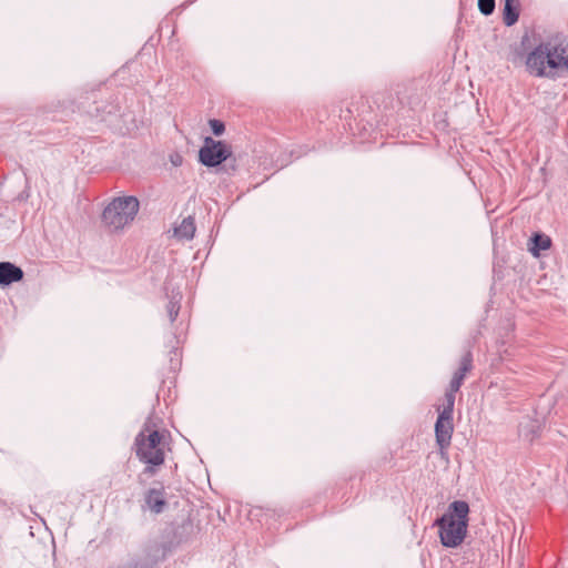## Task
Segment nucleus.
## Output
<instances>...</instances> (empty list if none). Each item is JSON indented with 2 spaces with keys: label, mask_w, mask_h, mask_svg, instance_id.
Instances as JSON below:
<instances>
[{
  "label": "nucleus",
  "mask_w": 568,
  "mask_h": 568,
  "mask_svg": "<svg viewBox=\"0 0 568 568\" xmlns=\"http://www.w3.org/2000/svg\"><path fill=\"white\" fill-rule=\"evenodd\" d=\"M526 65L538 78H554L558 71H568V41L541 42L528 54Z\"/></svg>",
  "instance_id": "obj_1"
},
{
  "label": "nucleus",
  "mask_w": 568,
  "mask_h": 568,
  "mask_svg": "<svg viewBox=\"0 0 568 568\" xmlns=\"http://www.w3.org/2000/svg\"><path fill=\"white\" fill-rule=\"evenodd\" d=\"M469 505L465 500H454L447 510L438 517L434 526L438 527L440 542L446 548L460 546L468 528Z\"/></svg>",
  "instance_id": "obj_2"
},
{
  "label": "nucleus",
  "mask_w": 568,
  "mask_h": 568,
  "mask_svg": "<svg viewBox=\"0 0 568 568\" xmlns=\"http://www.w3.org/2000/svg\"><path fill=\"white\" fill-rule=\"evenodd\" d=\"M140 203L135 196L113 199L102 212V223L112 231L123 229L139 212Z\"/></svg>",
  "instance_id": "obj_3"
},
{
  "label": "nucleus",
  "mask_w": 568,
  "mask_h": 568,
  "mask_svg": "<svg viewBox=\"0 0 568 568\" xmlns=\"http://www.w3.org/2000/svg\"><path fill=\"white\" fill-rule=\"evenodd\" d=\"M232 156L230 145L211 136L204 139L199 150V162L206 168H216Z\"/></svg>",
  "instance_id": "obj_4"
},
{
  "label": "nucleus",
  "mask_w": 568,
  "mask_h": 568,
  "mask_svg": "<svg viewBox=\"0 0 568 568\" xmlns=\"http://www.w3.org/2000/svg\"><path fill=\"white\" fill-rule=\"evenodd\" d=\"M133 448L139 460L146 465L143 475L153 476L156 473V467L164 464L165 453L164 449H155L144 442V433H138L134 438Z\"/></svg>",
  "instance_id": "obj_5"
},
{
  "label": "nucleus",
  "mask_w": 568,
  "mask_h": 568,
  "mask_svg": "<svg viewBox=\"0 0 568 568\" xmlns=\"http://www.w3.org/2000/svg\"><path fill=\"white\" fill-rule=\"evenodd\" d=\"M453 432V417L438 413V417L435 423V437L436 443L440 448H445L450 445Z\"/></svg>",
  "instance_id": "obj_6"
},
{
  "label": "nucleus",
  "mask_w": 568,
  "mask_h": 568,
  "mask_svg": "<svg viewBox=\"0 0 568 568\" xmlns=\"http://www.w3.org/2000/svg\"><path fill=\"white\" fill-rule=\"evenodd\" d=\"M156 487L150 488L144 495L146 507L154 514H161L165 506V490L162 483H155Z\"/></svg>",
  "instance_id": "obj_7"
},
{
  "label": "nucleus",
  "mask_w": 568,
  "mask_h": 568,
  "mask_svg": "<svg viewBox=\"0 0 568 568\" xmlns=\"http://www.w3.org/2000/svg\"><path fill=\"white\" fill-rule=\"evenodd\" d=\"M473 368V355L470 351H467L460 358L459 367L454 373L453 378L449 383L448 389L452 392H458L464 383V379Z\"/></svg>",
  "instance_id": "obj_8"
},
{
  "label": "nucleus",
  "mask_w": 568,
  "mask_h": 568,
  "mask_svg": "<svg viewBox=\"0 0 568 568\" xmlns=\"http://www.w3.org/2000/svg\"><path fill=\"white\" fill-rule=\"evenodd\" d=\"M23 271L11 262H0V285L9 286L23 278Z\"/></svg>",
  "instance_id": "obj_9"
},
{
  "label": "nucleus",
  "mask_w": 568,
  "mask_h": 568,
  "mask_svg": "<svg viewBox=\"0 0 568 568\" xmlns=\"http://www.w3.org/2000/svg\"><path fill=\"white\" fill-rule=\"evenodd\" d=\"M551 246V239L541 232H535L528 242V250L535 256L538 257L541 251H546Z\"/></svg>",
  "instance_id": "obj_10"
},
{
  "label": "nucleus",
  "mask_w": 568,
  "mask_h": 568,
  "mask_svg": "<svg viewBox=\"0 0 568 568\" xmlns=\"http://www.w3.org/2000/svg\"><path fill=\"white\" fill-rule=\"evenodd\" d=\"M151 424H152V418L149 417L145 420V423L143 424V427L139 433H144V442L149 446H152L155 449H163V447H161L163 434L160 433L158 429H151Z\"/></svg>",
  "instance_id": "obj_11"
},
{
  "label": "nucleus",
  "mask_w": 568,
  "mask_h": 568,
  "mask_svg": "<svg viewBox=\"0 0 568 568\" xmlns=\"http://www.w3.org/2000/svg\"><path fill=\"white\" fill-rule=\"evenodd\" d=\"M519 19L518 0H505L503 9V21L505 26L511 27Z\"/></svg>",
  "instance_id": "obj_12"
},
{
  "label": "nucleus",
  "mask_w": 568,
  "mask_h": 568,
  "mask_svg": "<svg viewBox=\"0 0 568 568\" xmlns=\"http://www.w3.org/2000/svg\"><path fill=\"white\" fill-rule=\"evenodd\" d=\"M195 224L191 216L182 220L180 225L174 229V235L180 240L190 241L194 237Z\"/></svg>",
  "instance_id": "obj_13"
},
{
  "label": "nucleus",
  "mask_w": 568,
  "mask_h": 568,
  "mask_svg": "<svg viewBox=\"0 0 568 568\" xmlns=\"http://www.w3.org/2000/svg\"><path fill=\"white\" fill-rule=\"evenodd\" d=\"M306 152H307L306 149H302V148L292 149L290 151V154L283 153L281 156L277 158L276 165L278 169H283L287 164H290L293 159H298L302 155L306 154Z\"/></svg>",
  "instance_id": "obj_14"
},
{
  "label": "nucleus",
  "mask_w": 568,
  "mask_h": 568,
  "mask_svg": "<svg viewBox=\"0 0 568 568\" xmlns=\"http://www.w3.org/2000/svg\"><path fill=\"white\" fill-rule=\"evenodd\" d=\"M457 392H452L450 389H447L445 393V404L440 410H438L439 414L453 417L454 414V407H455V395Z\"/></svg>",
  "instance_id": "obj_15"
},
{
  "label": "nucleus",
  "mask_w": 568,
  "mask_h": 568,
  "mask_svg": "<svg viewBox=\"0 0 568 568\" xmlns=\"http://www.w3.org/2000/svg\"><path fill=\"white\" fill-rule=\"evenodd\" d=\"M119 111V106L118 104H113L111 103L110 105L105 106V108H101L99 105H97L94 108V112L93 111H90V113L97 118H100L102 121H105L106 118H105V114L106 115H113L115 114L116 112Z\"/></svg>",
  "instance_id": "obj_16"
},
{
  "label": "nucleus",
  "mask_w": 568,
  "mask_h": 568,
  "mask_svg": "<svg viewBox=\"0 0 568 568\" xmlns=\"http://www.w3.org/2000/svg\"><path fill=\"white\" fill-rule=\"evenodd\" d=\"M477 4H478V10L480 11V13L488 17V16L493 14V12L495 11L496 1L495 0H478Z\"/></svg>",
  "instance_id": "obj_17"
},
{
  "label": "nucleus",
  "mask_w": 568,
  "mask_h": 568,
  "mask_svg": "<svg viewBox=\"0 0 568 568\" xmlns=\"http://www.w3.org/2000/svg\"><path fill=\"white\" fill-rule=\"evenodd\" d=\"M209 124L212 133L216 136L222 135L225 131V124L221 120L212 119L209 121Z\"/></svg>",
  "instance_id": "obj_18"
},
{
  "label": "nucleus",
  "mask_w": 568,
  "mask_h": 568,
  "mask_svg": "<svg viewBox=\"0 0 568 568\" xmlns=\"http://www.w3.org/2000/svg\"><path fill=\"white\" fill-rule=\"evenodd\" d=\"M180 308H181V306H176L175 302H169L168 303V306H166L168 315H169V318H170V321L172 323L176 320V317L179 315V312H180Z\"/></svg>",
  "instance_id": "obj_19"
},
{
  "label": "nucleus",
  "mask_w": 568,
  "mask_h": 568,
  "mask_svg": "<svg viewBox=\"0 0 568 568\" xmlns=\"http://www.w3.org/2000/svg\"><path fill=\"white\" fill-rule=\"evenodd\" d=\"M169 302H175L176 306H181L182 293L179 288H172L171 293L168 295Z\"/></svg>",
  "instance_id": "obj_20"
},
{
  "label": "nucleus",
  "mask_w": 568,
  "mask_h": 568,
  "mask_svg": "<svg viewBox=\"0 0 568 568\" xmlns=\"http://www.w3.org/2000/svg\"><path fill=\"white\" fill-rule=\"evenodd\" d=\"M106 568H139V564L134 560L126 561L118 566H109Z\"/></svg>",
  "instance_id": "obj_21"
},
{
  "label": "nucleus",
  "mask_w": 568,
  "mask_h": 568,
  "mask_svg": "<svg viewBox=\"0 0 568 568\" xmlns=\"http://www.w3.org/2000/svg\"><path fill=\"white\" fill-rule=\"evenodd\" d=\"M364 121H365L367 124H369V126H371V128L373 126V124H372V123H369V121H368V120H367V119H366L362 113H359V112H358V113H357V115H356V116H354V122H355V125H356L357 128H358V126L362 124V122H364Z\"/></svg>",
  "instance_id": "obj_22"
},
{
  "label": "nucleus",
  "mask_w": 568,
  "mask_h": 568,
  "mask_svg": "<svg viewBox=\"0 0 568 568\" xmlns=\"http://www.w3.org/2000/svg\"><path fill=\"white\" fill-rule=\"evenodd\" d=\"M346 112H347V114L344 116V119L347 121L349 129L353 131L354 128H353V123H352L351 119L353 116L354 110L352 108H348Z\"/></svg>",
  "instance_id": "obj_23"
},
{
  "label": "nucleus",
  "mask_w": 568,
  "mask_h": 568,
  "mask_svg": "<svg viewBox=\"0 0 568 568\" xmlns=\"http://www.w3.org/2000/svg\"><path fill=\"white\" fill-rule=\"evenodd\" d=\"M174 165H178L180 162H181V159H174V161H172Z\"/></svg>",
  "instance_id": "obj_24"
},
{
  "label": "nucleus",
  "mask_w": 568,
  "mask_h": 568,
  "mask_svg": "<svg viewBox=\"0 0 568 568\" xmlns=\"http://www.w3.org/2000/svg\"><path fill=\"white\" fill-rule=\"evenodd\" d=\"M174 165H178L180 162H181V159H174V161H172Z\"/></svg>",
  "instance_id": "obj_25"
}]
</instances>
